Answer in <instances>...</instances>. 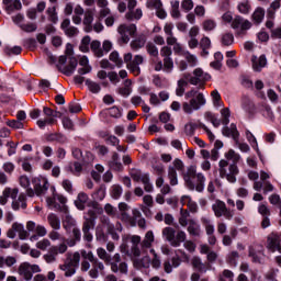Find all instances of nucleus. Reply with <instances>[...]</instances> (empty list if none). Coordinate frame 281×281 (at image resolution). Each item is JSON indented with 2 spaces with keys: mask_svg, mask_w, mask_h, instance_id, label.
<instances>
[{
  "mask_svg": "<svg viewBox=\"0 0 281 281\" xmlns=\"http://www.w3.org/2000/svg\"><path fill=\"white\" fill-rule=\"evenodd\" d=\"M71 232V238L66 239V241L60 243L59 245L52 246L47 254L44 255V260L47 262V265H52V262H56L58 260V255L67 254V249L69 247H76L80 240H82V233L80 232V228L75 227L70 229Z\"/></svg>",
  "mask_w": 281,
  "mask_h": 281,
  "instance_id": "obj_1",
  "label": "nucleus"
},
{
  "mask_svg": "<svg viewBox=\"0 0 281 281\" xmlns=\"http://www.w3.org/2000/svg\"><path fill=\"white\" fill-rule=\"evenodd\" d=\"M97 256L100 260H103L105 265H109L112 273H121V276L128 274V263L122 261V255H120V252L114 254L111 258L106 249L99 247L97 249Z\"/></svg>",
  "mask_w": 281,
  "mask_h": 281,
  "instance_id": "obj_2",
  "label": "nucleus"
},
{
  "mask_svg": "<svg viewBox=\"0 0 281 281\" xmlns=\"http://www.w3.org/2000/svg\"><path fill=\"white\" fill-rule=\"evenodd\" d=\"M80 254L83 258L80 267L82 273L89 271L88 273L93 280L99 278L100 273H104V263L93 255V251L81 250Z\"/></svg>",
  "mask_w": 281,
  "mask_h": 281,
  "instance_id": "obj_3",
  "label": "nucleus"
},
{
  "mask_svg": "<svg viewBox=\"0 0 281 281\" xmlns=\"http://www.w3.org/2000/svg\"><path fill=\"white\" fill-rule=\"evenodd\" d=\"M8 199H13L12 210L18 211L21 209H27V195H25V193L19 194V188H5L0 196V205H5V203H8Z\"/></svg>",
  "mask_w": 281,
  "mask_h": 281,
  "instance_id": "obj_4",
  "label": "nucleus"
},
{
  "mask_svg": "<svg viewBox=\"0 0 281 281\" xmlns=\"http://www.w3.org/2000/svg\"><path fill=\"white\" fill-rule=\"evenodd\" d=\"M186 186L189 190H196V192H203L205 188V176L203 173H196V167L190 166L187 172L183 175Z\"/></svg>",
  "mask_w": 281,
  "mask_h": 281,
  "instance_id": "obj_5",
  "label": "nucleus"
},
{
  "mask_svg": "<svg viewBox=\"0 0 281 281\" xmlns=\"http://www.w3.org/2000/svg\"><path fill=\"white\" fill-rule=\"evenodd\" d=\"M184 95L190 101L182 103V111L189 115L192 114V111H199L205 104V95L196 89L188 91Z\"/></svg>",
  "mask_w": 281,
  "mask_h": 281,
  "instance_id": "obj_6",
  "label": "nucleus"
},
{
  "mask_svg": "<svg viewBox=\"0 0 281 281\" xmlns=\"http://www.w3.org/2000/svg\"><path fill=\"white\" fill-rule=\"evenodd\" d=\"M222 21L224 23H231V27L233 30H238L237 36H245L247 34V30H251V21L244 19L240 15H232V12L227 11L222 15Z\"/></svg>",
  "mask_w": 281,
  "mask_h": 281,
  "instance_id": "obj_7",
  "label": "nucleus"
},
{
  "mask_svg": "<svg viewBox=\"0 0 281 281\" xmlns=\"http://www.w3.org/2000/svg\"><path fill=\"white\" fill-rule=\"evenodd\" d=\"M240 170L238 165L229 164L226 159H221L218 162V175L221 179H226L228 183H236Z\"/></svg>",
  "mask_w": 281,
  "mask_h": 281,
  "instance_id": "obj_8",
  "label": "nucleus"
},
{
  "mask_svg": "<svg viewBox=\"0 0 281 281\" xmlns=\"http://www.w3.org/2000/svg\"><path fill=\"white\" fill-rule=\"evenodd\" d=\"M80 265V252L76 251L74 254L67 252L66 260L59 266L60 271H64L65 278H71L76 274V269Z\"/></svg>",
  "mask_w": 281,
  "mask_h": 281,
  "instance_id": "obj_9",
  "label": "nucleus"
},
{
  "mask_svg": "<svg viewBox=\"0 0 281 281\" xmlns=\"http://www.w3.org/2000/svg\"><path fill=\"white\" fill-rule=\"evenodd\" d=\"M123 60L126 64V69H128L133 76H139V74H142L139 65H144V56L135 55L133 58V54L127 53L123 56Z\"/></svg>",
  "mask_w": 281,
  "mask_h": 281,
  "instance_id": "obj_10",
  "label": "nucleus"
},
{
  "mask_svg": "<svg viewBox=\"0 0 281 281\" xmlns=\"http://www.w3.org/2000/svg\"><path fill=\"white\" fill-rule=\"evenodd\" d=\"M117 32L120 34L119 43L121 45H126L131 41L130 36L135 37V34H137V25L121 24L117 27Z\"/></svg>",
  "mask_w": 281,
  "mask_h": 281,
  "instance_id": "obj_11",
  "label": "nucleus"
},
{
  "mask_svg": "<svg viewBox=\"0 0 281 281\" xmlns=\"http://www.w3.org/2000/svg\"><path fill=\"white\" fill-rule=\"evenodd\" d=\"M212 210L216 218H221L223 216L226 221H232V218H234V211L227 209V204L222 200H216L212 205Z\"/></svg>",
  "mask_w": 281,
  "mask_h": 281,
  "instance_id": "obj_12",
  "label": "nucleus"
},
{
  "mask_svg": "<svg viewBox=\"0 0 281 281\" xmlns=\"http://www.w3.org/2000/svg\"><path fill=\"white\" fill-rule=\"evenodd\" d=\"M16 233L19 234L20 240H25L30 237V233L25 229L23 224L13 223L11 228L7 232L8 238H16Z\"/></svg>",
  "mask_w": 281,
  "mask_h": 281,
  "instance_id": "obj_13",
  "label": "nucleus"
},
{
  "mask_svg": "<svg viewBox=\"0 0 281 281\" xmlns=\"http://www.w3.org/2000/svg\"><path fill=\"white\" fill-rule=\"evenodd\" d=\"M32 183L34 184L33 188L36 196H45V194H47V190H49V181H47L46 178H33Z\"/></svg>",
  "mask_w": 281,
  "mask_h": 281,
  "instance_id": "obj_14",
  "label": "nucleus"
},
{
  "mask_svg": "<svg viewBox=\"0 0 281 281\" xmlns=\"http://www.w3.org/2000/svg\"><path fill=\"white\" fill-rule=\"evenodd\" d=\"M266 247L272 254H276V251L281 254V235L278 233H270L267 237Z\"/></svg>",
  "mask_w": 281,
  "mask_h": 281,
  "instance_id": "obj_15",
  "label": "nucleus"
},
{
  "mask_svg": "<svg viewBox=\"0 0 281 281\" xmlns=\"http://www.w3.org/2000/svg\"><path fill=\"white\" fill-rule=\"evenodd\" d=\"M210 76L207 74L203 72V69L196 68L193 71V77H190V85H200V89H203L205 82H207Z\"/></svg>",
  "mask_w": 281,
  "mask_h": 281,
  "instance_id": "obj_16",
  "label": "nucleus"
},
{
  "mask_svg": "<svg viewBox=\"0 0 281 281\" xmlns=\"http://www.w3.org/2000/svg\"><path fill=\"white\" fill-rule=\"evenodd\" d=\"M91 229H95V222L83 218L81 232L86 243H91L93 240V234H91Z\"/></svg>",
  "mask_w": 281,
  "mask_h": 281,
  "instance_id": "obj_17",
  "label": "nucleus"
},
{
  "mask_svg": "<svg viewBox=\"0 0 281 281\" xmlns=\"http://www.w3.org/2000/svg\"><path fill=\"white\" fill-rule=\"evenodd\" d=\"M93 16H95V9H86L83 13V25L85 32H92L93 31Z\"/></svg>",
  "mask_w": 281,
  "mask_h": 281,
  "instance_id": "obj_18",
  "label": "nucleus"
},
{
  "mask_svg": "<svg viewBox=\"0 0 281 281\" xmlns=\"http://www.w3.org/2000/svg\"><path fill=\"white\" fill-rule=\"evenodd\" d=\"M108 166L110 170H113L114 172H123L124 171V165L120 161V154L117 151H113L110 160L108 161Z\"/></svg>",
  "mask_w": 281,
  "mask_h": 281,
  "instance_id": "obj_19",
  "label": "nucleus"
},
{
  "mask_svg": "<svg viewBox=\"0 0 281 281\" xmlns=\"http://www.w3.org/2000/svg\"><path fill=\"white\" fill-rule=\"evenodd\" d=\"M250 60L254 71H262V69L267 67V56L265 55H261L259 57L252 55Z\"/></svg>",
  "mask_w": 281,
  "mask_h": 281,
  "instance_id": "obj_20",
  "label": "nucleus"
},
{
  "mask_svg": "<svg viewBox=\"0 0 281 281\" xmlns=\"http://www.w3.org/2000/svg\"><path fill=\"white\" fill-rule=\"evenodd\" d=\"M222 134L225 137H232L234 142H238L240 139V133L238 132V128L236 127V124L232 123L229 126H225L222 130Z\"/></svg>",
  "mask_w": 281,
  "mask_h": 281,
  "instance_id": "obj_21",
  "label": "nucleus"
},
{
  "mask_svg": "<svg viewBox=\"0 0 281 281\" xmlns=\"http://www.w3.org/2000/svg\"><path fill=\"white\" fill-rule=\"evenodd\" d=\"M191 266L193 269H196L199 273H207V263H203L201 260V257L199 256H193L191 259Z\"/></svg>",
  "mask_w": 281,
  "mask_h": 281,
  "instance_id": "obj_22",
  "label": "nucleus"
},
{
  "mask_svg": "<svg viewBox=\"0 0 281 281\" xmlns=\"http://www.w3.org/2000/svg\"><path fill=\"white\" fill-rule=\"evenodd\" d=\"M87 203H89V195L85 192L78 193L77 199L75 200L77 210L83 212V210L87 207Z\"/></svg>",
  "mask_w": 281,
  "mask_h": 281,
  "instance_id": "obj_23",
  "label": "nucleus"
},
{
  "mask_svg": "<svg viewBox=\"0 0 281 281\" xmlns=\"http://www.w3.org/2000/svg\"><path fill=\"white\" fill-rule=\"evenodd\" d=\"M18 273L26 281H30L33 278L32 271L30 270V263L27 262H23L19 266Z\"/></svg>",
  "mask_w": 281,
  "mask_h": 281,
  "instance_id": "obj_24",
  "label": "nucleus"
},
{
  "mask_svg": "<svg viewBox=\"0 0 281 281\" xmlns=\"http://www.w3.org/2000/svg\"><path fill=\"white\" fill-rule=\"evenodd\" d=\"M265 8L258 7L254 13L251 14V20L254 21L255 25H260L262 21H265Z\"/></svg>",
  "mask_w": 281,
  "mask_h": 281,
  "instance_id": "obj_25",
  "label": "nucleus"
},
{
  "mask_svg": "<svg viewBox=\"0 0 281 281\" xmlns=\"http://www.w3.org/2000/svg\"><path fill=\"white\" fill-rule=\"evenodd\" d=\"M187 232L190 234V236L199 238V236H201V226L198 225L194 220H189Z\"/></svg>",
  "mask_w": 281,
  "mask_h": 281,
  "instance_id": "obj_26",
  "label": "nucleus"
},
{
  "mask_svg": "<svg viewBox=\"0 0 281 281\" xmlns=\"http://www.w3.org/2000/svg\"><path fill=\"white\" fill-rule=\"evenodd\" d=\"M63 227L66 229L67 234L71 232L75 227H78V224L76 223V220L71 215H66L63 221Z\"/></svg>",
  "mask_w": 281,
  "mask_h": 281,
  "instance_id": "obj_27",
  "label": "nucleus"
},
{
  "mask_svg": "<svg viewBox=\"0 0 281 281\" xmlns=\"http://www.w3.org/2000/svg\"><path fill=\"white\" fill-rule=\"evenodd\" d=\"M144 16L142 9H132L125 14L127 21H139Z\"/></svg>",
  "mask_w": 281,
  "mask_h": 281,
  "instance_id": "obj_28",
  "label": "nucleus"
},
{
  "mask_svg": "<svg viewBox=\"0 0 281 281\" xmlns=\"http://www.w3.org/2000/svg\"><path fill=\"white\" fill-rule=\"evenodd\" d=\"M76 67H78V59L71 57L68 66L64 67V69L60 71L64 72L65 76H71V74L76 71Z\"/></svg>",
  "mask_w": 281,
  "mask_h": 281,
  "instance_id": "obj_29",
  "label": "nucleus"
},
{
  "mask_svg": "<svg viewBox=\"0 0 281 281\" xmlns=\"http://www.w3.org/2000/svg\"><path fill=\"white\" fill-rule=\"evenodd\" d=\"M90 48L97 58H102V56H104V50H102L100 41H98V40L92 41L90 43Z\"/></svg>",
  "mask_w": 281,
  "mask_h": 281,
  "instance_id": "obj_30",
  "label": "nucleus"
},
{
  "mask_svg": "<svg viewBox=\"0 0 281 281\" xmlns=\"http://www.w3.org/2000/svg\"><path fill=\"white\" fill-rule=\"evenodd\" d=\"M238 236V229L236 228H231L229 235H224L222 243L225 245V247H229L232 245L234 238Z\"/></svg>",
  "mask_w": 281,
  "mask_h": 281,
  "instance_id": "obj_31",
  "label": "nucleus"
},
{
  "mask_svg": "<svg viewBox=\"0 0 281 281\" xmlns=\"http://www.w3.org/2000/svg\"><path fill=\"white\" fill-rule=\"evenodd\" d=\"M46 15H47L48 21L50 23H54V25H56V23H58V12L56 11V5L48 7L46 9Z\"/></svg>",
  "mask_w": 281,
  "mask_h": 281,
  "instance_id": "obj_32",
  "label": "nucleus"
},
{
  "mask_svg": "<svg viewBox=\"0 0 281 281\" xmlns=\"http://www.w3.org/2000/svg\"><path fill=\"white\" fill-rule=\"evenodd\" d=\"M281 3L279 0H274L270 3V7L267 10V16L268 19H276V11L280 10Z\"/></svg>",
  "mask_w": 281,
  "mask_h": 281,
  "instance_id": "obj_33",
  "label": "nucleus"
},
{
  "mask_svg": "<svg viewBox=\"0 0 281 281\" xmlns=\"http://www.w3.org/2000/svg\"><path fill=\"white\" fill-rule=\"evenodd\" d=\"M153 243H155V234H153V231H149L146 233L145 238L142 241V247L150 249L153 247Z\"/></svg>",
  "mask_w": 281,
  "mask_h": 281,
  "instance_id": "obj_34",
  "label": "nucleus"
},
{
  "mask_svg": "<svg viewBox=\"0 0 281 281\" xmlns=\"http://www.w3.org/2000/svg\"><path fill=\"white\" fill-rule=\"evenodd\" d=\"M225 159L227 161H232L231 164H235V166H238V162L240 161V155L237 154L234 149H229L225 154Z\"/></svg>",
  "mask_w": 281,
  "mask_h": 281,
  "instance_id": "obj_35",
  "label": "nucleus"
},
{
  "mask_svg": "<svg viewBox=\"0 0 281 281\" xmlns=\"http://www.w3.org/2000/svg\"><path fill=\"white\" fill-rule=\"evenodd\" d=\"M221 43L224 45V47H229L231 45H234V33L232 32H225L222 34Z\"/></svg>",
  "mask_w": 281,
  "mask_h": 281,
  "instance_id": "obj_36",
  "label": "nucleus"
},
{
  "mask_svg": "<svg viewBox=\"0 0 281 281\" xmlns=\"http://www.w3.org/2000/svg\"><path fill=\"white\" fill-rule=\"evenodd\" d=\"M200 47L202 49V56H207V54H210V52H207V49H210V47H212V41H210V37H202L200 41Z\"/></svg>",
  "mask_w": 281,
  "mask_h": 281,
  "instance_id": "obj_37",
  "label": "nucleus"
},
{
  "mask_svg": "<svg viewBox=\"0 0 281 281\" xmlns=\"http://www.w3.org/2000/svg\"><path fill=\"white\" fill-rule=\"evenodd\" d=\"M186 232L178 231L176 234V238L173 237V241L171 244V247H181V243H186Z\"/></svg>",
  "mask_w": 281,
  "mask_h": 281,
  "instance_id": "obj_38",
  "label": "nucleus"
},
{
  "mask_svg": "<svg viewBox=\"0 0 281 281\" xmlns=\"http://www.w3.org/2000/svg\"><path fill=\"white\" fill-rule=\"evenodd\" d=\"M47 221L53 229H60V218H58V215L50 213L47 216Z\"/></svg>",
  "mask_w": 281,
  "mask_h": 281,
  "instance_id": "obj_39",
  "label": "nucleus"
},
{
  "mask_svg": "<svg viewBox=\"0 0 281 281\" xmlns=\"http://www.w3.org/2000/svg\"><path fill=\"white\" fill-rule=\"evenodd\" d=\"M175 234H177V232L175 231V228L172 227H165L162 229V236L164 238H166V240L168 243H170V245L172 246V243L175 240Z\"/></svg>",
  "mask_w": 281,
  "mask_h": 281,
  "instance_id": "obj_40",
  "label": "nucleus"
},
{
  "mask_svg": "<svg viewBox=\"0 0 281 281\" xmlns=\"http://www.w3.org/2000/svg\"><path fill=\"white\" fill-rule=\"evenodd\" d=\"M146 45V37L144 35L138 36L131 42V47L134 50L142 49Z\"/></svg>",
  "mask_w": 281,
  "mask_h": 281,
  "instance_id": "obj_41",
  "label": "nucleus"
},
{
  "mask_svg": "<svg viewBox=\"0 0 281 281\" xmlns=\"http://www.w3.org/2000/svg\"><path fill=\"white\" fill-rule=\"evenodd\" d=\"M109 60H111V63H113L115 67L119 68H121L122 65H124V60L122 59V57H120V53H117V50H114L110 54Z\"/></svg>",
  "mask_w": 281,
  "mask_h": 281,
  "instance_id": "obj_42",
  "label": "nucleus"
},
{
  "mask_svg": "<svg viewBox=\"0 0 281 281\" xmlns=\"http://www.w3.org/2000/svg\"><path fill=\"white\" fill-rule=\"evenodd\" d=\"M244 106H245V111H247V113L250 115V117H254V115H256V104H254V102H251V100H249L248 98H245Z\"/></svg>",
  "mask_w": 281,
  "mask_h": 281,
  "instance_id": "obj_43",
  "label": "nucleus"
},
{
  "mask_svg": "<svg viewBox=\"0 0 281 281\" xmlns=\"http://www.w3.org/2000/svg\"><path fill=\"white\" fill-rule=\"evenodd\" d=\"M146 52L153 56V58H157L159 56V48H157V45H155L153 42H148L146 44Z\"/></svg>",
  "mask_w": 281,
  "mask_h": 281,
  "instance_id": "obj_44",
  "label": "nucleus"
},
{
  "mask_svg": "<svg viewBox=\"0 0 281 281\" xmlns=\"http://www.w3.org/2000/svg\"><path fill=\"white\" fill-rule=\"evenodd\" d=\"M56 119L52 117V116H47L46 119L44 120H38L37 121V126L40 128H45L47 125L48 126H54V124H56Z\"/></svg>",
  "mask_w": 281,
  "mask_h": 281,
  "instance_id": "obj_45",
  "label": "nucleus"
},
{
  "mask_svg": "<svg viewBox=\"0 0 281 281\" xmlns=\"http://www.w3.org/2000/svg\"><path fill=\"white\" fill-rule=\"evenodd\" d=\"M237 10L240 14H249V12H251V4L249 3V0L240 2Z\"/></svg>",
  "mask_w": 281,
  "mask_h": 281,
  "instance_id": "obj_46",
  "label": "nucleus"
},
{
  "mask_svg": "<svg viewBox=\"0 0 281 281\" xmlns=\"http://www.w3.org/2000/svg\"><path fill=\"white\" fill-rule=\"evenodd\" d=\"M162 67H164V71H166L167 74H170V71L175 69V60H172V57L164 58Z\"/></svg>",
  "mask_w": 281,
  "mask_h": 281,
  "instance_id": "obj_47",
  "label": "nucleus"
},
{
  "mask_svg": "<svg viewBox=\"0 0 281 281\" xmlns=\"http://www.w3.org/2000/svg\"><path fill=\"white\" fill-rule=\"evenodd\" d=\"M186 87H188V81L186 79L178 80V87L176 89V95L181 98L186 93Z\"/></svg>",
  "mask_w": 281,
  "mask_h": 281,
  "instance_id": "obj_48",
  "label": "nucleus"
},
{
  "mask_svg": "<svg viewBox=\"0 0 281 281\" xmlns=\"http://www.w3.org/2000/svg\"><path fill=\"white\" fill-rule=\"evenodd\" d=\"M168 179L170 181V186H177V183H179V180L177 179V169H175V167L168 168Z\"/></svg>",
  "mask_w": 281,
  "mask_h": 281,
  "instance_id": "obj_49",
  "label": "nucleus"
},
{
  "mask_svg": "<svg viewBox=\"0 0 281 281\" xmlns=\"http://www.w3.org/2000/svg\"><path fill=\"white\" fill-rule=\"evenodd\" d=\"M130 177L133 179V181L139 183V181L143 182L144 173H142V170L139 169H131Z\"/></svg>",
  "mask_w": 281,
  "mask_h": 281,
  "instance_id": "obj_50",
  "label": "nucleus"
},
{
  "mask_svg": "<svg viewBox=\"0 0 281 281\" xmlns=\"http://www.w3.org/2000/svg\"><path fill=\"white\" fill-rule=\"evenodd\" d=\"M89 45H91V37L89 35H86L81 40V44L79 46L80 52H82L83 54H87V52H89Z\"/></svg>",
  "mask_w": 281,
  "mask_h": 281,
  "instance_id": "obj_51",
  "label": "nucleus"
},
{
  "mask_svg": "<svg viewBox=\"0 0 281 281\" xmlns=\"http://www.w3.org/2000/svg\"><path fill=\"white\" fill-rule=\"evenodd\" d=\"M37 249H41V251H47V249H52V241L49 239L44 238L36 243Z\"/></svg>",
  "mask_w": 281,
  "mask_h": 281,
  "instance_id": "obj_52",
  "label": "nucleus"
},
{
  "mask_svg": "<svg viewBox=\"0 0 281 281\" xmlns=\"http://www.w3.org/2000/svg\"><path fill=\"white\" fill-rule=\"evenodd\" d=\"M86 85L89 89V91H91V93H100V90L102 89L100 87V83L95 82V81H91V80H86Z\"/></svg>",
  "mask_w": 281,
  "mask_h": 281,
  "instance_id": "obj_53",
  "label": "nucleus"
},
{
  "mask_svg": "<svg viewBox=\"0 0 281 281\" xmlns=\"http://www.w3.org/2000/svg\"><path fill=\"white\" fill-rule=\"evenodd\" d=\"M20 29L22 32L32 33V32H36V30H38V25H36V23H34V22H30L26 24H21Z\"/></svg>",
  "mask_w": 281,
  "mask_h": 281,
  "instance_id": "obj_54",
  "label": "nucleus"
},
{
  "mask_svg": "<svg viewBox=\"0 0 281 281\" xmlns=\"http://www.w3.org/2000/svg\"><path fill=\"white\" fill-rule=\"evenodd\" d=\"M21 52H23V48H21V46H14L12 48L10 46H7L4 48V54L7 56H12V55L19 56V54H21Z\"/></svg>",
  "mask_w": 281,
  "mask_h": 281,
  "instance_id": "obj_55",
  "label": "nucleus"
},
{
  "mask_svg": "<svg viewBox=\"0 0 281 281\" xmlns=\"http://www.w3.org/2000/svg\"><path fill=\"white\" fill-rule=\"evenodd\" d=\"M221 115H222V124L224 126H227L229 124V116L232 115V112L229 111V108H224L221 110Z\"/></svg>",
  "mask_w": 281,
  "mask_h": 281,
  "instance_id": "obj_56",
  "label": "nucleus"
},
{
  "mask_svg": "<svg viewBox=\"0 0 281 281\" xmlns=\"http://www.w3.org/2000/svg\"><path fill=\"white\" fill-rule=\"evenodd\" d=\"M145 192H153V184L150 183V176L144 173L143 182Z\"/></svg>",
  "mask_w": 281,
  "mask_h": 281,
  "instance_id": "obj_57",
  "label": "nucleus"
},
{
  "mask_svg": "<svg viewBox=\"0 0 281 281\" xmlns=\"http://www.w3.org/2000/svg\"><path fill=\"white\" fill-rule=\"evenodd\" d=\"M171 16L173 19H179L181 16V11H179V0H176L175 2H172Z\"/></svg>",
  "mask_w": 281,
  "mask_h": 281,
  "instance_id": "obj_58",
  "label": "nucleus"
},
{
  "mask_svg": "<svg viewBox=\"0 0 281 281\" xmlns=\"http://www.w3.org/2000/svg\"><path fill=\"white\" fill-rule=\"evenodd\" d=\"M205 117L209 122L213 124V126H215V128H218V126H221V121H218V119H216V116L212 112H206Z\"/></svg>",
  "mask_w": 281,
  "mask_h": 281,
  "instance_id": "obj_59",
  "label": "nucleus"
},
{
  "mask_svg": "<svg viewBox=\"0 0 281 281\" xmlns=\"http://www.w3.org/2000/svg\"><path fill=\"white\" fill-rule=\"evenodd\" d=\"M121 221L123 223H127V225H130V227H135V220L132 218V216H130V214L126 213H121Z\"/></svg>",
  "mask_w": 281,
  "mask_h": 281,
  "instance_id": "obj_60",
  "label": "nucleus"
},
{
  "mask_svg": "<svg viewBox=\"0 0 281 281\" xmlns=\"http://www.w3.org/2000/svg\"><path fill=\"white\" fill-rule=\"evenodd\" d=\"M109 115L110 117H114L115 120H119V117H122V111L117 106H112L109 109Z\"/></svg>",
  "mask_w": 281,
  "mask_h": 281,
  "instance_id": "obj_61",
  "label": "nucleus"
},
{
  "mask_svg": "<svg viewBox=\"0 0 281 281\" xmlns=\"http://www.w3.org/2000/svg\"><path fill=\"white\" fill-rule=\"evenodd\" d=\"M111 195L113 199H120V196H122V187L120 184H114L112 187Z\"/></svg>",
  "mask_w": 281,
  "mask_h": 281,
  "instance_id": "obj_62",
  "label": "nucleus"
},
{
  "mask_svg": "<svg viewBox=\"0 0 281 281\" xmlns=\"http://www.w3.org/2000/svg\"><path fill=\"white\" fill-rule=\"evenodd\" d=\"M160 56L164 58H172V48L170 46H162L160 49Z\"/></svg>",
  "mask_w": 281,
  "mask_h": 281,
  "instance_id": "obj_63",
  "label": "nucleus"
},
{
  "mask_svg": "<svg viewBox=\"0 0 281 281\" xmlns=\"http://www.w3.org/2000/svg\"><path fill=\"white\" fill-rule=\"evenodd\" d=\"M269 201L271 205H276L277 207H281V198L278 195V193H273L269 196Z\"/></svg>",
  "mask_w": 281,
  "mask_h": 281,
  "instance_id": "obj_64",
  "label": "nucleus"
}]
</instances>
